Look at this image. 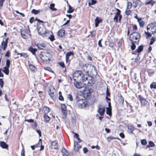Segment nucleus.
<instances>
[{"instance_id":"nucleus-47","label":"nucleus","mask_w":156,"mask_h":156,"mask_svg":"<svg viewBox=\"0 0 156 156\" xmlns=\"http://www.w3.org/2000/svg\"><path fill=\"white\" fill-rule=\"evenodd\" d=\"M71 132L73 134H74V137L76 138V139L78 138L79 137V135L77 133H75L74 132H73V131H72Z\"/></svg>"},{"instance_id":"nucleus-16","label":"nucleus","mask_w":156,"mask_h":156,"mask_svg":"<svg viewBox=\"0 0 156 156\" xmlns=\"http://www.w3.org/2000/svg\"><path fill=\"white\" fill-rule=\"evenodd\" d=\"M51 145L52 148L56 149L58 148V142L56 140L52 142Z\"/></svg>"},{"instance_id":"nucleus-53","label":"nucleus","mask_w":156,"mask_h":156,"mask_svg":"<svg viewBox=\"0 0 156 156\" xmlns=\"http://www.w3.org/2000/svg\"><path fill=\"white\" fill-rule=\"evenodd\" d=\"M91 35L92 37L95 36L96 34V32L95 31H93L91 32Z\"/></svg>"},{"instance_id":"nucleus-29","label":"nucleus","mask_w":156,"mask_h":156,"mask_svg":"<svg viewBox=\"0 0 156 156\" xmlns=\"http://www.w3.org/2000/svg\"><path fill=\"white\" fill-rule=\"evenodd\" d=\"M140 27H143L145 24V23L142 20H137Z\"/></svg>"},{"instance_id":"nucleus-51","label":"nucleus","mask_w":156,"mask_h":156,"mask_svg":"<svg viewBox=\"0 0 156 156\" xmlns=\"http://www.w3.org/2000/svg\"><path fill=\"white\" fill-rule=\"evenodd\" d=\"M59 65L62 68H65V66L64 63L63 62H61L59 63Z\"/></svg>"},{"instance_id":"nucleus-59","label":"nucleus","mask_w":156,"mask_h":156,"mask_svg":"<svg viewBox=\"0 0 156 156\" xmlns=\"http://www.w3.org/2000/svg\"><path fill=\"white\" fill-rule=\"evenodd\" d=\"M10 55V52L9 51H8L5 55V56L6 57H9Z\"/></svg>"},{"instance_id":"nucleus-26","label":"nucleus","mask_w":156,"mask_h":156,"mask_svg":"<svg viewBox=\"0 0 156 156\" xmlns=\"http://www.w3.org/2000/svg\"><path fill=\"white\" fill-rule=\"evenodd\" d=\"M45 114H47L49 112V108L47 106H44L43 109Z\"/></svg>"},{"instance_id":"nucleus-49","label":"nucleus","mask_w":156,"mask_h":156,"mask_svg":"<svg viewBox=\"0 0 156 156\" xmlns=\"http://www.w3.org/2000/svg\"><path fill=\"white\" fill-rule=\"evenodd\" d=\"M154 2L152 1V0H151V1H149L148 2H146V5H148V4H150L151 5H153L154 4Z\"/></svg>"},{"instance_id":"nucleus-42","label":"nucleus","mask_w":156,"mask_h":156,"mask_svg":"<svg viewBox=\"0 0 156 156\" xmlns=\"http://www.w3.org/2000/svg\"><path fill=\"white\" fill-rule=\"evenodd\" d=\"M4 82L2 78L0 79V86L1 88H2L3 86Z\"/></svg>"},{"instance_id":"nucleus-31","label":"nucleus","mask_w":156,"mask_h":156,"mask_svg":"<svg viewBox=\"0 0 156 156\" xmlns=\"http://www.w3.org/2000/svg\"><path fill=\"white\" fill-rule=\"evenodd\" d=\"M96 1L95 0H89L88 2V5L90 6L91 5H94L96 3Z\"/></svg>"},{"instance_id":"nucleus-62","label":"nucleus","mask_w":156,"mask_h":156,"mask_svg":"<svg viewBox=\"0 0 156 156\" xmlns=\"http://www.w3.org/2000/svg\"><path fill=\"white\" fill-rule=\"evenodd\" d=\"M131 11L130 10H128L126 11V14L127 15H128L130 14V13L131 12Z\"/></svg>"},{"instance_id":"nucleus-15","label":"nucleus","mask_w":156,"mask_h":156,"mask_svg":"<svg viewBox=\"0 0 156 156\" xmlns=\"http://www.w3.org/2000/svg\"><path fill=\"white\" fill-rule=\"evenodd\" d=\"M21 34L23 38H25V37H26V34H28V31L26 29H23L22 30H21Z\"/></svg>"},{"instance_id":"nucleus-43","label":"nucleus","mask_w":156,"mask_h":156,"mask_svg":"<svg viewBox=\"0 0 156 156\" xmlns=\"http://www.w3.org/2000/svg\"><path fill=\"white\" fill-rule=\"evenodd\" d=\"M44 69L45 70L48 71L49 72H53L51 69L49 67H44Z\"/></svg>"},{"instance_id":"nucleus-56","label":"nucleus","mask_w":156,"mask_h":156,"mask_svg":"<svg viewBox=\"0 0 156 156\" xmlns=\"http://www.w3.org/2000/svg\"><path fill=\"white\" fill-rule=\"evenodd\" d=\"M119 135L122 138H124L125 137V135L123 133H120L119 134Z\"/></svg>"},{"instance_id":"nucleus-28","label":"nucleus","mask_w":156,"mask_h":156,"mask_svg":"<svg viewBox=\"0 0 156 156\" xmlns=\"http://www.w3.org/2000/svg\"><path fill=\"white\" fill-rule=\"evenodd\" d=\"M9 68L5 67L3 68V72L6 75H8L9 73Z\"/></svg>"},{"instance_id":"nucleus-22","label":"nucleus","mask_w":156,"mask_h":156,"mask_svg":"<svg viewBox=\"0 0 156 156\" xmlns=\"http://www.w3.org/2000/svg\"><path fill=\"white\" fill-rule=\"evenodd\" d=\"M44 121L46 122H49L50 119V117L47 114H44Z\"/></svg>"},{"instance_id":"nucleus-14","label":"nucleus","mask_w":156,"mask_h":156,"mask_svg":"<svg viewBox=\"0 0 156 156\" xmlns=\"http://www.w3.org/2000/svg\"><path fill=\"white\" fill-rule=\"evenodd\" d=\"M74 151L76 152H77L79 151V148L81 147V146H79L78 145V142L77 141H75L74 142Z\"/></svg>"},{"instance_id":"nucleus-63","label":"nucleus","mask_w":156,"mask_h":156,"mask_svg":"<svg viewBox=\"0 0 156 156\" xmlns=\"http://www.w3.org/2000/svg\"><path fill=\"white\" fill-rule=\"evenodd\" d=\"M58 99L60 101H62L63 100V98L62 95H59Z\"/></svg>"},{"instance_id":"nucleus-8","label":"nucleus","mask_w":156,"mask_h":156,"mask_svg":"<svg viewBox=\"0 0 156 156\" xmlns=\"http://www.w3.org/2000/svg\"><path fill=\"white\" fill-rule=\"evenodd\" d=\"M105 111V107L102 105H100L98 107V112L101 116H103Z\"/></svg>"},{"instance_id":"nucleus-57","label":"nucleus","mask_w":156,"mask_h":156,"mask_svg":"<svg viewBox=\"0 0 156 156\" xmlns=\"http://www.w3.org/2000/svg\"><path fill=\"white\" fill-rule=\"evenodd\" d=\"M150 87L151 88L156 89V84L153 85L151 84L150 85Z\"/></svg>"},{"instance_id":"nucleus-36","label":"nucleus","mask_w":156,"mask_h":156,"mask_svg":"<svg viewBox=\"0 0 156 156\" xmlns=\"http://www.w3.org/2000/svg\"><path fill=\"white\" fill-rule=\"evenodd\" d=\"M102 20H95V27H97L98 25V24L101 23Z\"/></svg>"},{"instance_id":"nucleus-19","label":"nucleus","mask_w":156,"mask_h":156,"mask_svg":"<svg viewBox=\"0 0 156 156\" xmlns=\"http://www.w3.org/2000/svg\"><path fill=\"white\" fill-rule=\"evenodd\" d=\"M28 49L33 55H35L36 52L37 50V49L33 48L31 47H29Z\"/></svg>"},{"instance_id":"nucleus-30","label":"nucleus","mask_w":156,"mask_h":156,"mask_svg":"<svg viewBox=\"0 0 156 156\" xmlns=\"http://www.w3.org/2000/svg\"><path fill=\"white\" fill-rule=\"evenodd\" d=\"M128 129L130 131V133H133V131L134 129V128L133 125H130L128 126Z\"/></svg>"},{"instance_id":"nucleus-61","label":"nucleus","mask_w":156,"mask_h":156,"mask_svg":"<svg viewBox=\"0 0 156 156\" xmlns=\"http://www.w3.org/2000/svg\"><path fill=\"white\" fill-rule=\"evenodd\" d=\"M5 0H0V7H2Z\"/></svg>"},{"instance_id":"nucleus-37","label":"nucleus","mask_w":156,"mask_h":156,"mask_svg":"<svg viewBox=\"0 0 156 156\" xmlns=\"http://www.w3.org/2000/svg\"><path fill=\"white\" fill-rule=\"evenodd\" d=\"M131 43L132 45L131 46V48L132 50H133L135 49L136 47V45L134 44L135 43L134 41H131Z\"/></svg>"},{"instance_id":"nucleus-23","label":"nucleus","mask_w":156,"mask_h":156,"mask_svg":"<svg viewBox=\"0 0 156 156\" xmlns=\"http://www.w3.org/2000/svg\"><path fill=\"white\" fill-rule=\"evenodd\" d=\"M83 94L84 95L86 96L87 97L89 96L90 95V92L89 89H86L83 91Z\"/></svg>"},{"instance_id":"nucleus-34","label":"nucleus","mask_w":156,"mask_h":156,"mask_svg":"<svg viewBox=\"0 0 156 156\" xmlns=\"http://www.w3.org/2000/svg\"><path fill=\"white\" fill-rule=\"evenodd\" d=\"M107 111L106 112V113L107 114L109 115L110 116L112 115V113H111V109H109L108 107L106 108Z\"/></svg>"},{"instance_id":"nucleus-21","label":"nucleus","mask_w":156,"mask_h":156,"mask_svg":"<svg viewBox=\"0 0 156 156\" xmlns=\"http://www.w3.org/2000/svg\"><path fill=\"white\" fill-rule=\"evenodd\" d=\"M15 52L17 53V55H20L21 57H23L25 58L28 57V56L27 54L26 53H18L16 51H15Z\"/></svg>"},{"instance_id":"nucleus-20","label":"nucleus","mask_w":156,"mask_h":156,"mask_svg":"<svg viewBox=\"0 0 156 156\" xmlns=\"http://www.w3.org/2000/svg\"><path fill=\"white\" fill-rule=\"evenodd\" d=\"M65 32V30H60L58 32V36L62 37L64 35Z\"/></svg>"},{"instance_id":"nucleus-25","label":"nucleus","mask_w":156,"mask_h":156,"mask_svg":"<svg viewBox=\"0 0 156 156\" xmlns=\"http://www.w3.org/2000/svg\"><path fill=\"white\" fill-rule=\"evenodd\" d=\"M29 69L32 71L34 72L36 70V68L33 65L30 64L29 65Z\"/></svg>"},{"instance_id":"nucleus-40","label":"nucleus","mask_w":156,"mask_h":156,"mask_svg":"<svg viewBox=\"0 0 156 156\" xmlns=\"http://www.w3.org/2000/svg\"><path fill=\"white\" fill-rule=\"evenodd\" d=\"M55 4H51L50 5V8L53 10L55 11L56 9L54 8Z\"/></svg>"},{"instance_id":"nucleus-1","label":"nucleus","mask_w":156,"mask_h":156,"mask_svg":"<svg viewBox=\"0 0 156 156\" xmlns=\"http://www.w3.org/2000/svg\"><path fill=\"white\" fill-rule=\"evenodd\" d=\"M73 79L80 82L76 81L74 83L75 87L77 88H80L83 87V85L81 82L82 81L86 86H90L93 83L92 78L87 75H84L80 71H78L74 74Z\"/></svg>"},{"instance_id":"nucleus-39","label":"nucleus","mask_w":156,"mask_h":156,"mask_svg":"<svg viewBox=\"0 0 156 156\" xmlns=\"http://www.w3.org/2000/svg\"><path fill=\"white\" fill-rule=\"evenodd\" d=\"M62 113L63 115L62 118H66V115H67V112L66 110L65 111H62Z\"/></svg>"},{"instance_id":"nucleus-24","label":"nucleus","mask_w":156,"mask_h":156,"mask_svg":"<svg viewBox=\"0 0 156 156\" xmlns=\"http://www.w3.org/2000/svg\"><path fill=\"white\" fill-rule=\"evenodd\" d=\"M50 55V53L48 52H46L43 54V57H47L46 58H45V60H50V59L48 57V56H49Z\"/></svg>"},{"instance_id":"nucleus-18","label":"nucleus","mask_w":156,"mask_h":156,"mask_svg":"<svg viewBox=\"0 0 156 156\" xmlns=\"http://www.w3.org/2000/svg\"><path fill=\"white\" fill-rule=\"evenodd\" d=\"M73 52L71 51H70L69 52H67L66 55V62H67V61L69 59V57L71 55H73Z\"/></svg>"},{"instance_id":"nucleus-38","label":"nucleus","mask_w":156,"mask_h":156,"mask_svg":"<svg viewBox=\"0 0 156 156\" xmlns=\"http://www.w3.org/2000/svg\"><path fill=\"white\" fill-rule=\"evenodd\" d=\"M155 37H153L151 38V41L150 43V45H152L153 44L155 40Z\"/></svg>"},{"instance_id":"nucleus-35","label":"nucleus","mask_w":156,"mask_h":156,"mask_svg":"<svg viewBox=\"0 0 156 156\" xmlns=\"http://www.w3.org/2000/svg\"><path fill=\"white\" fill-rule=\"evenodd\" d=\"M40 12V11L38 10H36L35 9H33L31 11V13L34 14H37Z\"/></svg>"},{"instance_id":"nucleus-10","label":"nucleus","mask_w":156,"mask_h":156,"mask_svg":"<svg viewBox=\"0 0 156 156\" xmlns=\"http://www.w3.org/2000/svg\"><path fill=\"white\" fill-rule=\"evenodd\" d=\"M116 9L117 11V12L115 14L113 20H118V19L119 20H121L122 17V16L120 15L121 11L118 9Z\"/></svg>"},{"instance_id":"nucleus-3","label":"nucleus","mask_w":156,"mask_h":156,"mask_svg":"<svg viewBox=\"0 0 156 156\" xmlns=\"http://www.w3.org/2000/svg\"><path fill=\"white\" fill-rule=\"evenodd\" d=\"M83 70L87 74H91L93 71L95 72V68L92 65L89 64L83 65L82 67Z\"/></svg>"},{"instance_id":"nucleus-32","label":"nucleus","mask_w":156,"mask_h":156,"mask_svg":"<svg viewBox=\"0 0 156 156\" xmlns=\"http://www.w3.org/2000/svg\"><path fill=\"white\" fill-rule=\"evenodd\" d=\"M74 10V9H73V7L69 4V10L67 11L69 13H72L73 12Z\"/></svg>"},{"instance_id":"nucleus-5","label":"nucleus","mask_w":156,"mask_h":156,"mask_svg":"<svg viewBox=\"0 0 156 156\" xmlns=\"http://www.w3.org/2000/svg\"><path fill=\"white\" fill-rule=\"evenodd\" d=\"M76 103L78 105V107L80 108H84L87 105L86 100L83 99H81L77 100Z\"/></svg>"},{"instance_id":"nucleus-50","label":"nucleus","mask_w":156,"mask_h":156,"mask_svg":"<svg viewBox=\"0 0 156 156\" xmlns=\"http://www.w3.org/2000/svg\"><path fill=\"white\" fill-rule=\"evenodd\" d=\"M10 65V61L9 60H7L6 62V66H5L6 67L9 68Z\"/></svg>"},{"instance_id":"nucleus-17","label":"nucleus","mask_w":156,"mask_h":156,"mask_svg":"<svg viewBox=\"0 0 156 156\" xmlns=\"http://www.w3.org/2000/svg\"><path fill=\"white\" fill-rule=\"evenodd\" d=\"M0 146L3 148L7 149L8 148V145L4 141L0 142Z\"/></svg>"},{"instance_id":"nucleus-41","label":"nucleus","mask_w":156,"mask_h":156,"mask_svg":"<svg viewBox=\"0 0 156 156\" xmlns=\"http://www.w3.org/2000/svg\"><path fill=\"white\" fill-rule=\"evenodd\" d=\"M62 111L66 110V105L64 104H62L61 105Z\"/></svg>"},{"instance_id":"nucleus-11","label":"nucleus","mask_w":156,"mask_h":156,"mask_svg":"<svg viewBox=\"0 0 156 156\" xmlns=\"http://www.w3.org/2000/svg\"><path fill=\"white\" fill-rule=\"evenodd\" d=\"M8 41L6 39L5 41H3L2 42L1 48L3 50H5L7 46Z\"/></svg>"},{"instance_id":"nucleus-55","label":"nucleus","mask_w":156,"mask_h":156,"mask_svg":"<svg viewBox=\"0 0 156 156\" xmlns=\"http://www.w3.org/2000/svg\"><path fill=\"white\" fill-rule=\"evenodd\" d=\"M25 121L28 122H34V120L31 119H25Z\"/></svg>"},{"instance_id":"nucleus-33","label":"nucleus","mask_w":156,"mask_h":156,"mask_svg":"<svg viewBox=\"0 0 156 156\" xmlns=\"http://www.w3.org/2000/svg\"><path fill=\"white\" fill-rule=\"evenodd\" d=\"M149 145L147 146V147H153L155 146L154 143L151 141H150L148 143Z\"/></svg>"},{"instance_id":"nucleus-2","label":"nucleus","mask_w":156,"mask_h":156,"mask_svg":"<svg viewBox=\"0 0 156 156\" xmlns=\"http://www.w3.org/2000/svg\"><path fill=\"white\" fill-rule=\"evenodd\" d=\"M37 21V30L40 35H43L46 32V29L43 26L44 22L41 20H35Z\"/></svg>"},{"instance_id":"nucleus-58","label":"nucleus","mask_w":156,"mask_h":156,"mask_svg":"<svg viewBox=\"0 0 156 156\" xmlns=\"http://www.w3.org/2000/svg\"><path fill=\"white\" fill-rule=\"evenodd\" d=\"M21 156H25V151L24 149H23L21 152Z\"/></svg>"},{"instance_id":"nucleus-7","label":"nucleus","mask_w":156,"mask_h":156,"mask_svg":"<svg viewBox=\"0 0 156 156\" xmlns=\"http://www.w3.org/2000/svg\"><path fill=\"white\" fill-rule=\"evenodd\" d=\"M147 30H151L153 33H156V23L153 22L148 24L147 27Z\"/></svg>"},{"instance_id":"nucleus-54","label":"nucleus","mask_w":156,"mask_h":156,"mask_svg":"<svg viewBox=\"0 0 156 156\" xmlns=\"http://www.w3.org/2000/svg\"><path fill=\"white\" fill-rule=\"evenodd\" d=\"M83 153L84 154H86V153H87L88 151L87 148V147H84L83 148Z\"/></svg>"},{"instance_id":"nucleus-48","label":"nucleus","mask_w":156,"mask_h":156,"mask_svg":"<svg viewBox=\"0 0 156 156\" xmlns=\"http://www.w3.org/2000/svg\"><path fill=\"white\" fill-rule=\"evenodd\" d=\"M132 3L130 2H128L127 9H129L131 8Z\"/></svg>"},{"instance_id":"nucleus-52","label":"nucleus","mask_w":156,"mask_h":156,"mask_svg":"<svg viewBox=\"0 0 156 156\" xmlns=\"http://www.w3.org/2000/svg\"><path fill=\"white\" fill-rule=\"evenodd\" d=\"M49 38L50 39V40L51 41H53V40L55 39L54 36L52 35H51L49 36Z\"/></svg>"},{"instance_id":"nucleus-6","label":"nucleus","mask_w":156,"mask_h":156,"mask_svg":"<svg viewBox=\"0 0 156 156\" xmlns=\"http://www.w3.org/2000/svg\"><path fill=\"white\" fill-rule=\"evenodd\" d=\"M48 93L50 97L52 99L54 100L55 98V90L54 87L52 86H51L48 87Z\"/></svg>"},{"instance_id":"nucleus-45","label":"nucleus","mask_w":156,"mask_h":156,"mask_svg":"<svg viewBox=\"0 0 156 156\" xmlns=\"http://www.w3.org/2000/svg\"><path fill=\"white\" fill-rule=\"evenodd\" d=\"M141 143L142 145H145L147 144V142L146 140L143 139L141 140Z\"/></svg>"},{"instance_id":"nucleus-9","label":"nucleus","mask_w":156,"mask_h":156,"mask_svg":"<svg viewBox=\"0 0 156 156\" xmlns=\"http://www.w3.org/2000/svg\"><path fill=\"white\" fill-rule=\"evenodd\" d=\"M138 98L140 101V103L142 105H145L147 104V101L141 95H138Z\"/></svg>"},{"instance_id":"nucleus-60","label":"nucleus","mask_w":156,"mask_h":156,"mask_svg":"<svg viewBox=\"0 0 156 156\" xmlns=\"http://www.w3.org/2000/svg\"><path fill=\"white\" fill-rule=\"evenodd\" d=\"M101 40L102 39H101V40H100L98 42V45L100 47H102V45L101 44Z\"/></svg>"},{"instance_id":"nucleus-46","label":"nucleus","mask_w":156,"mask_h":156,"mask_svg":"<svg viewBox=\"0 0 156 156\" xmlns=\"http://www.w3.org/2000/svg\"><path fill=\"white\" fill-rule=\"evenodd\" d=\"M67 98L70 101H72L73 100L72 96L70 94H69L67 95Z\"/></svg>"},{"instance_id":"nucleus-12","label":"nucleus","mask_w":156,"mask_h":156,"mask_svg":"<svg viewBox=\"0 0 156 156\" xmlns=\"http://www.w3.org/2000/svg\"><path fill=\"white\" fill-rule=\"evenodd\" d=\"M36 46L39 49H43L46 47V44L43 42L38 43L36 44Z\"/></svg>"},{"instance_id":"nucleus-27","label":"nucleus","mask_w":156,"mask_h":156,"mask_svg":"<svg viewBox=\"0 0 156 156\" xmlns=\"http://www.w3.org/2000/svg\"><path fill=\"white\" fill-rule=\"evenodd\" d=\"M143 49V46L142 45H140L138 47V48L137 49H136V51L139 53Z\"/></svg>"},{"instance_id":"nucleus-4","label":"nucleus","mask_w":156,"mask_h":156,"mask_svg":"<svg viewBox=\"0 0 156 156\" xmlns=\"http://www.w3.org/2000/svg\"><path fill=\"white\" fill-rule=\"evenodd\" d=\"M140 37V35L137 32H133L130 35L129 40L131 41H134L135 44H138L139 41V39Z\"/></svg>"},{"instance_id":"nucleus-13","label":"nucleus","mask_w":156,"mask_h":156,"mask_svg":"<svg viewBox=\"0 0 156 156\" xmlns=\"http://www.w3.org/2000/svg\"><path fill=\"white\" fill-rule=\"evenodd\" d=\"M61 151L62 155L63 156H68L69 154V152L64 147L62 148Z\"/></svg>"},{"instance_id":"nucleus-44","label":"nucleus","mask_w":156,"mask_h":156,"mask_svg":"<svg viewBox=\"0 0 156 156\" xmlns=\"http://www.w3.org/2000/svg\"><path fill=\"white\" fill-rule=\"evenodd\" d=\"M115 139H116V138L115 137L113 136H110L108 137L107 138V140L108 142H110L112 140H114Z\"/></svg>"},{"instance_id":"nucleus-64","label":"nucleus","mask_w":156,"mask_h":156,"mask_svg":"<svg viewBox=\"0 0 156 156\" xmlns=\"http://www.w3.org/2000/svg\"><path fill=\"white\" fill-rule=\"evenodd\" d=\"M36 132L37 133L39 134V136L41 137V132L40 130H37Z\"/></svg>"}]
</instances>
